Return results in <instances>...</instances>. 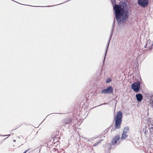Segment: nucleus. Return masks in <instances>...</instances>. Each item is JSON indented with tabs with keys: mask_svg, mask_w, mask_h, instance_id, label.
Here are the masks:
<instances>
[{
	"mask_svg": "<svg viewBox=\"0 0 153 153\" xmlns=\"http://www.w3.org/2000/svg\"><path fill=\"white\" fill-rule=\"evenodd\" d=\"M152 46H153V44H152Z\"/></svg>",
	"mask_w": 153,
	"mask_h": 153,
	"instance_id": "obj_22",
	"label": "nucleus"
},
{
	"mask_svg": "<svg viewBox=\"0 0 153 153\" xmlns=\"http://www.w3.org/2000/svg\"><path fill=\"white\" fill-rule=\"evenodd\" d=\"M120 138V137L119 135H117L115 136L112 140L111 143L110 144L107 143V146H110L109 147V150H111V145H115L117 142L118 140Z\"/></svg>",
	"mask_w": 153,
	"mask_h": 153,
	"instance_id": "obj_3",
	"label": "nucleus"
},
{
	"mask_svg": "<svg viewBox=\"0 0 153 153\" xmlns=\"http://www.w3.org/2000/svg\"><path fill=\"white\" fill-rule=\"evenodd\" d=\"M114 21H115V20L114 19V22L112 25V28H111V35H110V38L108 40V45H107V49H106V52H105V57L104 58V61L105 60V56H106V53H107V49L108 47V46H109V42L110 41V40H111V37H112V33H113V31L114 30Z\"/></svg>",
	"mask_w": 153,
	"mask_h": 153,
	"instance_id": "obj_5",
	"label": "nucleus"
},
{
	"mask_svg": "<svg viewBox=\"0 0 153 153\" xmlns=\"http://www.w3.org/2000/svg\"><path fill=\"white\" fill-rule=\"evenodd\" d=\"M71 122V120L70 118H68L65 121V123L66 124H69Z\"/></svg>",
	"mask_w": 153,
	"mask_h": 153,
	"instance_id": "obj_12",
	"label": "nucleus"
},
{
	"mask_svg": "<svg viewBox=\"0 0 153 153\" xmlns=\"http://www.w3.org/2000/svg\"><path fill=\"white\" fill-rule=\"evenodd\" d=\"M13 141L14 142H16V140H13Z\"/></svg>",
	"mask_w": 153,
	"mask_h": 153,
	"instance_id": "obj_19",
	"label": "nucleus"
},
{
	"mask_svg": "<svg viewBox=\"0 0 153 153\" xmlns=\"http://www.w3.org/2000/svg\"><path fill=\"white\" fill-rule=\"evenodd\" d=\"M111 81V78H108L106 79V82L107 83H108Z\"/></svg>",
	"mask_w": 153,
	"mask_h": 153,
	"instance_id": "obj_13",
	"label": "nucleus"
},
{
	"mask_svg": "<svg viewBox=\"0 0 153 153\" xmlns=\"http://www.w3.org/2000/svg\"><path fill=\"white\" fill-rule=\"evenodd\" d=\"M100 141H99L97 143H94V146H96L97 145H98V144L100 143Z\"/></svg>",
	"mask_w": 153,
	"mask_h": 153,
	"instance_id": "obj_14",
	"label": "nucleus"
},
{
	"mask_svg": "<svg viewBox=\"0 0 153 153\" xmlns=\"http://www.w3.org/2000/svg\"><path fill=\"white\" fill-rule=\"evenodd\" d=\"M108 104V103H104L103 104H102L98 105V106H100L101 105H105V104Z\"/></svg>",
	"mask_w": 153,
	"mask_h": 153,
	"instance_id": "obj_16",
	"label": "nucleus"
},
{
	"mask_svg": "<svg viewBox=\"0 0 153 153\" xmlns=\"http://www.w3.org/2000/svg\"><path fill=\"white\" fill-rule=\"evenodd\" d=\"M136 97L137 100L139 102H141L143 99V96L140 94H137L136 95Z\"/></svg>",
	"mask_w": 153,
	"mask_h": 153,
	"instance_id": "obj_7",
	"label": "nucleus"
},
{
	"mask_svg": "<svg viewBox=\"0 0 153 153\" xmlns=\"http://www.w3.org/2000/svg\"><path fill=\"white\" fill-rule=\"evenodd\" d=\"M129 127L128 126H127L124 128L123 133H126L129 131Z\"/></svg>",
	"mask_w": 153,
	"mask_h": 153,
	"instance_id": "obj_11",
	"label": "nucleus"
},
{
	"mask_svg": "<svg viewBox=\"0 0 153 153\" xmlns=\"http://www.w3.org/2000/svg\"><path fill=\"white\" fill-rule=\"evenodd\" d=\"M50 114V115H51V114Z\"/></svg>",
	"mask_w": 153,
	"mask_h": 153,
	"instance_id": "obj_21",
	"label": "nucleus"
},
{
	"mask_svg": "<svg viewBox=\"0 0 153 153\" xmlns=\"http://www.w3.org/2000/svg\"><path fill=\"white\" fill-rule=\"evenodd\" d=\"M112 87H108L106 89H104L102 91V93L104 94H111L113 93Z\"/></svg>",
	"mask_w": 153,
	"mask_h": 153,
	"instance_id": "obj_6",
	"label": "nucleus"
},
{
	"mask_svg": "<svg viewBox=\"0 0 153 153\" xmlns=\"http://www.w3.org/2000/svg\"><path fill=\"white\" fill-rule=\"evenodd\" d=\"M112 4H115L116 2L115 0H112V1H111Z\"/></svg>",
	"mask_w": 153,
	"mask_h": 153,
	"instance_id": "obj_15",
	"label": "nucleus"
},
{
	"mask_svg": "<svg viewBox=\"0 0 153 153\" xmlns=\"http://www.w3.org/2000/svg\"><path fill=\"white\" fill-rule=\"evenodd\" d=\"M138 4L143 7H147L149 4L148 0H138Z\"/></svg>",
	"mask_w": 153,
	"mask_h": 153,
	"instance_id": "obj_4",
	"label": "nucleus"
},
{
	"mask_svg": "<svg viewBox=\"0 0 153 153\" xmlns=\"http://www.w3.org/2000/svg\"><path fill=\"white\" fill-rule=\"evenodd\" d=\"M28 151V150H26L23 153H26V152Z\"/></svg>",
	"mask_w": 153,
	"mask_h": 153,
	"instance_id": "obj_18",
	"label": "nucleus"
},
{
	"mask_svg": "<svg viewBox=\"0 0 153 153\" xmlns=\"http://www.w3.org/2000/svg\"><path fill=\"white\" fill-rule=\"evenodd\" d=\"M126 5V4L123 3V5L115 4L114 6L116 19L117 23L120 24L126 22L129 16L128 10L125 9Z\"/></svg>",
	"mask_w": 153,
	"mask_h": 153,
	"instance_id": "obj_1",
	"label": "nucleus"
},
{
	"mask_svg": "<svg viewBox=\"0 0 153 153\" xmlns=\"http://www.w3.org/2000/svg\"><path fill=\"white\" fill-rule=\"evenodd\" d=\"M122 117V113L121 111H118L117 112L116 116L114 117L115 123L114 125L116 129H119L120 128Z\"/></svg>",
	"mask_w": 153,
	"mask_h": 153,
	"instance_id": "obj_2",
	"label": "nucleus"
},
{
	"mask_svg": "<svg viewBox=\"0 0 153 153\" xmlns=\"http://www.w3.org/2000/svg\"><path fill=\"white\" fill-rule=\"evenodd\" d=\"M10 134H9V135H8V136H10Z\"/></svg>",
	"mask_w": 153,
	"mask_h": 153,
	"instance_id": "obj_20",
	"label": "nucleus"
},
{
	"mask_svg": "<svg viewBox=\"0 0 153 153\" xmlns=\"http://www.w3.org/2000/svg\"><path fill=\"white\" fill-rule=\"evenodd\" d=\"M131 88L133 90L134 92H137L139 91L141 87H131Z\"/></svg>",
	"mask_w": 153,
	"mask_h": 153,
	"instance_id": "obj_8",
	"label": "nucleus"
},
{
	"mask_svg": "<svg viewBox=\"0 0 153 153\" xmlns=\"http://www.w3.org/2000/svg\"><path fill=\"white\" fill-rule=\"evenodd\" d=\"M58 114H61V113H58Z\"/></svg>",
	"mask_w": 153,
	"mask_h": 153,
	"instance_id": "obj_23",
	"label": "nucleus"
},
{
	"mask_svg": "<svg viewBox=\"0 0 153 153\" xmlns=\"http://www.w3.org/2000/svg\"><path fill=\"white\" fill-rule=\"evenodd\" d=\"M126 134V133H123L121 138V140H124L127 137L128 135H127Z\"/></svg>",
	"mask_w": 153,
	"mask_h": 153,
	"instance_id": "obj_10",
	"label": "nucleus"
},
{
	"mask_svg": "<svg viewBox=\"0 0 153 153\" xmlns=\"http://www.w3.org/2000/svg\"><path fill=\"white\" fill-rule=\"evenodd\" d=\"M140 81L134 82L131 85V86H140Z\"/></svg>",
	"mask_w": 153,
	"mask_h": 153,
	"instance_id": "obj_9",
	"label": "nucleus"
},
{
	"mask_svg": "<svg viewBox=\"0 0 153 153\" xmlns=\"http://www.w3.org/2000/svg\"><path fill=\"white\" fill-rule=\"evenodd\" d=\"M63 3H62V4H63ZM59 4H58V5H59ZM55 5V6H56V5ZM57 5H58V4ZM54 6V5L51 6H46V7H52V6Z\"/></svg>",
	"mask_w": 153,
	"mask_h": 153,
	"instance_id": "obj_17",
	"label": "nucleus"
}]
</instances>
